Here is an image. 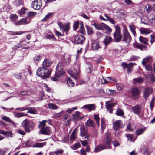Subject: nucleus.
<instances>
[{
    "label": "nucleus",
    "instance_id": "51",
    "mask_svg": "<svg viewBox=\"0 0 155 155\" xmlns=\"http://www.w3.org/2000/svg\"><path fill=\"white\" fill-rule=\"evenodd\" d=\"M67 80V84L69 86H71V85L72 87L74 86V83L71 79L70 78H68Z\"/></svg>",
    "mask_w": 155,
    "mask_h": 155
},
{
    "label": "nucleus",
    "instance_id": "22",
    "mask_svg": "<svg viewBox=\"0 0 155 155\" xmlns=\"http://www.w3.org/2000/svg\"><path fill=\"white\" fill-rule=\"evenodd\" d=\"M111 78H100L98 81L99 84H104L110 81Z\"/></svg>",
    "mask_w": 155,
    "mask_h": 155
},
{
    "label": "nucleus",
    "instance_id": "18",
    "mask_svg": "<svg viewBox=\"0 0 155 155\" xmlns=\"http://www.w3.org/2000/svg\"><path fill=\"white\" fill-rule=\"evenodd\" d=\"M0 134H2L7 137H9L11 138L13 137L14 135V134L12 133L11 131H5L2 130H0Z\"/></svg>",
    "mask_w": 155,
    "mask_h": 155
},
{
    "label": "nucleus",
    "instance_id": "55",
    "mask_svg": "<svg viewBox=\"0 0 155 155\" xmlns=\"http://www.w3.org/2000/svg\"><path fill=\"white\" fill-rule=\"evenodd\" d=\"M46 120H43L41 122H39V125L38 126V128H40L41 127H45L46 123Z\"/></svg>",
    "mask_w": 155,
    "mask_h": 155
},
{
    "label": "nucleus",
    "instance_id": "34",
    "mask_svg": "<svg viewBox=\"0 0 155 155\" xmlns=\"http://www.w3.org/2000/svg\"><path fill=\"white\" fill-rule=\"evenodd\" d=\"M152 59L151 57L148 56L146 58L143 59L142 61V63L143 65H145L147 63L149 62Z\"/></svg>",
    "mask_w": 155,
    "mask_h": 155
},
{
    "label": "nucleus",
    "instance_id": "17",
    "mask_svg": "<svg viewBox=\"0 0 155 155\" xmlns=\"http://www.w3.org/2000/svg\"><path fill=\"white\" fill-rule=\"evenodd\" d=\"M39 3L38 0H34L32 2L31 7L35 9L39 10L41 8V5Z\"/></svg>",
    "mask_w": 155,
    "mask_h": 155
},
{
    "label": "nucleus",
    "instance_id": "35",
    "mask_svg": "<svg viewBox=\"0 0 155 155\" xmlns=\"http://www.w3.org/2000/svg\"><path fill=\"white\" fill-rule=\"evenodd\" d=\"M129 28L130 31L133 33L134 36L136 35V33L135 31L136 27L134 25H131L129 26Z\"/></svg>",
    "mask_w": 155,
    "mask_h": 155
},
{
    "label": "nucleus",
    "instance_id": "45",
    "mask_svg": "<svg viewBox=\"0 0 155 155\" xmlns=\"http://www.w3.org/2000/svg\"><path fill=\"white\" fill-rule=\"evenodd\" d=\"M145 130L142 128H140L136 130L135 134L136 135H140L144 132Z\"/></svg>",
    "mask_w": 155,
    "mask_h": 155
},
{
    "label": "nucleus",
    "instance_id": "26",
    "mask_svg": "<svg viewBox=\"0 0 155 155\" xmlns=\"http://www.w3.org/2000/svg\"><path fill=\"white\" fill-rule=\"evenodd\" d=\"M139 40L140 42L143 43L146 45H148V40L147 38L142 36H140L139 38Z\"/></svg>",
    "mask_w": 155,
    "mask_h": 155
},
{
    "label": "nucleus",
    "instance_id": "49",
    "mask_svg": "<svg viewBox=\"0 0 155 155\" xmlns=\"http://www.w3.org/2000/svg\"><path fill=\"white\" fill-rule=\"evenodd\" d=\"M69 30V28L68 26L66 25L65 26H63L61 28V30L62 32H67Z\"/></svg>",
    "mask_w": 155,
    "mask_h": 155
},
{
    "label": "nucleus",
    "instance_id": "14",
    "mask_svg": "<svg viewBox=\"0 0 155 155\" xmlns=\"http://www.w3.org/2000/svg\"><path fill=\"white\" fill-rule=\"evenodd\" d=\"M131 93L133 97L136 99L138 98L140 95V91L137 88H133L131 90Z\"/></svg>",
    "mask_w": 155,
    "mask_h": 155
},
{
    "label": "nucleus",
    "instance_id": "33",
    "mask_svg": "<svg viewBox=\"0 0 155 155\" xmlns=\"http://www.w3.org/2000/svg\"><path fill=\"white\" fill-rule=\"evenodd\" d=\"M77 130L75 129L73 131L70 136V141L72 142L76 138V132Z\"/></svg>",
    "mask_w": 155,
    "mask_h": 155
},
{
    "label": "nucleus",
    "instance_id": "20",
    "mask_svg": "<svg viewBox=\"0 0 155 155\" xmlns=\"http://www.w3.org/2000/svg\"><path fill=\"white\" fill-rule=\"evenodd\" d=\"M83 107L86 108L89 111H91L94 110L96 107L94 104H91L84 105Z\"/></svg>",
    "mask_w": 155,
    "mask_h": 155
},
{
    "label": "nucleus",
    "instance_id": "61",
    "mask_svg": "<svg viewBox=\"0 0 155 155\" xmlns=\"http://www.w3.org/2000/svg\"><path fill=\"white\" fill-rule=\"evenodd\" d=\"M63 112V111H61L59 113H55L54 114L53 117L54 118L59 117L62 115V113Z\"/></svg>",
    "mask_w": 155,
    "mask_h": 155
},
{
    "label": "nucleus",
    "instance_id": "12",
    "mask_svg": "<svg viewBox=\"0 0 155 155\" xmlns=\"http://www.w3.org/2000/svg\"><path fill=\"white\" fill-rule=\"evenodd\" d=\"M133 46L134 48L139 49L141 51H146L147 49L146 46L139 43H134L133 44Z\"/></svg>",
    "mask_w": 155,
    "mask_h": 155
},
{
    "label": "nucleus",
    "instance_id": "47",
    "mask_svg": "<svg viewBox=\"0 0 155 155\" xmlns=\"http://www.w3.org/2000/svg\"><path fill=\"white\" fill-rule=\"evenodd\" d=\"M18 19V16L15 14H12L10 16V19L12 21H15L17 20Z\"/></svg>",
    "mask_w": 155,
    "mask_h": 155
},
{
    "label": "nucleus",
    "instance_id": "6",
    "mask_svg": "<svg viewBox=\"0 0 155 155\" xmlns=\"http://www.w3.org/2000/svg\"><path fill=\"white\" fill-rule=\"evenodd\" d=\"M134 64H135L131 63L127 64L123 62L121 66L124 71H126L128 74H130L132 72V67Z\"/></svg>",
    "mask_w": 155,
    "mask_h": 155
},
{
    "label": "nucleus",
    "instance_id": "43",
    "mask_svg": "<svg viewBox=\"0 0 155 155\" xmlns=\"http://www.w3.org/2000/svg\"><path fill=\"white\" fill-rule=\"evenodd\" d=\"M2 119L4 121L8 122H12V124H15L12 121V120L10 119L9 117H7L6 116H3L2 117Z\"/></svg>",
    "mask_w": 155,
    "mask_h": 155
},
{
    "label": "nucleus",
    "instance_id": "56",
    "mask_svg": "<svg viewBox=\"0 0 155 155\" xmlns=\"http://www.w3.org/2000/svg\"><path fill=\"white\" fill-rule=\"evenodd\" d=\"M126 137L128 138V140L133 142H134V141H133V138L134 136L133 135H130V134H127L126 135Z\"/></svg>",
    "mask_w": 155,
    "mask_h": 155
},
{
    "label": "nucleus",
    "instance_id": "19",
    "mask_svg": "<svg viewBox=\"0 0 155 155\" xmlns=\"http://www.w3.org/2000/svg\"><path fill=\"white\" fill-rule=\"evenodd\" d=\"M42 72L43 73L42 74L44 76L43 78H49L51 74V71L45 68V70H44Z\"/></svg>",
    "mask_w": 155,
    "mask_h": 155
},
{
    "label": "nucleus",
    "instance_id": "16",
    "mask_svg": "<svg viewBox=\"0 0 155 155\" xmlns=\"http://www.w3.org/2000/svg\"><path fill=\"white\" fill-rule=\"evenodd\" d=\"M62 70H63L62 64L61 62H59L58 64L56 66V74H58V75L61 76L64 73L63 71H62L61 73V74L60 73V71H61Z\"/></svg>",
    "mask_w": 155,
    "mask_h": 155
},
{
    "label": "nucleus",
    "instance_id": "63",
    "mask_svg": "<svg viewBox=\"0 0 155 155\" xmlns=\"http://www.w3.org/2000/svg\"><path fill=\"white\" fill-rule=\"evenodd\" d=\"M154 98L152 99L151 101L150 104V109L151 110H152L153 109V107H154Z\"/></svg>",
    "mask_w": 155,
    "mask_h": 155
},
{
    "label": "nucleus",
    "instance_id": "53",
    "mask_svg": "<svg viewBox=\"0 0 155 155\" xmlns=\"http://www.w3.org/2000/svg\"><path fill=\"white\" fill-rule=\"evenodd\" d=\"M86 28H87L88 35H91L92 34L93 32L92 28L87 26H86Z\"/></svg>",
    "mask_w": 155,
    "mask_h": 155
},
{
    "label": "nucleus",
    "instance_id": "5",
    "mask_svg": "<svg viewBox=\"0 0 155 155\" xmlns=\"http://www.w3.org/2000/svg\"><path fill=\"white\" fill-rule=\"evenodd\" d=\"M132 110L135 114L137 115L139 117L143 118L144 116L143 111H142L141 107L139 105H136L132 108Z\"/></svg>",
    "mask_w": 155,
    "mask_h": 155
},
{
    "label": "nucleus",
    "instance_id": "21",
    "mask_svg": "<svg viewBox=\"0 0 155 155\" xmlns=\"http://www.w3.org/2000/svg\"><path fill=\"white\" fill-rule=\"evenodd\" d=\"M52 64L51 60L49 59H46L43 61L42 65L43 67L45 68L46 67H49Z\"/></svg>",
    "mask_w": 155,
    "mask_h": 155
},
{
    "label": "nucleus",
    "instance_id": "37",
    "mask_svg": "<svg viewBox=\"0 0 155 155\" xmlns=\"http://www.w3.org/2000/svg\"><path fill=\"white\" fill-rule=\"evenodd\" d=\"M80 146L81 145L80 143L78 142L73 145L72 146H71L70 147L73 150H75L80 147Z\"/></svg>",
    "mask_w": 155,
    "mask_h": 155
},
{
    "label": "nucleus",
    "instance_id": "36",
    "mask_svg": "<svg viewBox=\"0 0 155 155\" xmlns=\"http://www.w3.org/2000/svg\"><path fill=\"white\" fill-rule=\"evenodd\" d=\"M48 106V108L50 109H56L58 108L57 106L53 103H49Z\"/></svg>",
    "mask_w": 155,
    "mask_h": 155
},
{
    "label": "nucleus",
    "instance_id": "25",
    "mask_svg": "<svg viewBox=\"0 0 155 155\" xmlns=\"http://www.w3.org/2000/svg\"><path fill=\"white\" fill-rule=\"evenodd\" d=\"M45 68H44L43 67L39 68L37 70L36 72V74L37 75L40 77L43 78L44 76L42 75V74L43 73L42 72V71H43L44 70H45Z\"/></svg>",
    "mask_w": 155,
    "mask_h": 155
},
{
    "label": "nucleus",
    "instance_id": "38",
    "mask_svg": "<svg viewBox=\"0 0 155 155\" xmlns=\"http://www.w3.org/2000/svg\"><path fill=\"white\" fill-rule=\"evenodd\" d=\"M141 152L143 154V155H150L148 151V148L146 147H144L142 149Z\"/></svg>",
    "mask_w": 155,
    "mask_h": 155
},
{
    "label": "nucleus",
    "instance_id": "30",
    "mask_svg": "<svg viewBox=\"0 0 155 155\" xmlns=\"http://www.w3.org/2000/svg\"><path fill=\"white\" fill-rule=\"evenodd\" d=\"M85 124L87 126H91L93 128L95 127L94 122L90 119L88 120L85 123Z\"/></svg>",
    "mask_w": 155,
    "mask_h": 155
},
{
    "label": "nucleus",
    "instance_id": "8",
    "mask_svg": "<svg viewBox=\"0 0 155 155\" xmlns=\"http://www.w3.org/2000/svg\"><path fill=\"white\" fill-rule=\"evenodd\" d=\"M74 41L77 44H81L85 40V37L82 35H76L74 37Z\"/></svg>",
    "mask_w": 155,
    "mask_h": 155
},
{
    "label": "nucleus",
    "instance_id": "10",
    "mask_svg": "<svg viewBox=\"0 0 155 155\" xmlns=\"http://www.w3.org/2000/svg\"><path fill=\"white\" fill-rule=\"evenodd\" d=\"M153 92V90L150 87H147L145 89L143 93V96L145 100H146Z\"/></svg>",
    "mask_w": 155,
    "mask_h": 155
},
{
    "label": "nucleus",
    "instance_id": "57",
    "mask_svg": "<svg viewBox=\"0 0 155 155\" xmlns=\"http://www.w3.org/2000/svg\"><path fill=\"white\" fill-rule=\"evenodd\" d=\"M94 118L98 126L100 125L99 123V115H94Z\"/></svg>",
    "mask_w": 155,
    "mask_h": 155
},
{
    "label": "nucleus",
    "instance_id": "7",
    "mask_svg": "<svg viewBox=\"0 0 155 155\" xmlns=\"http://www.w3.org/2000/svg\"><path fill=\"white\" fill-rule=\"evenodd\" d=\"M78 71L77 70L76 67L75 68H73V70L71 69L68 71L69 74L72 78H77L78 77V75L80 72V65H78Z\"/></svg>",
    "mask_w": 155,
    "mask_h": 155
},
{
    "label": "nucleus",
    "instance_id": "11",
    "mask_svg": "<svg viewBox=\"0 0 155 155\" xmlns=\"http://www.w3.org/2000/svg\"><path fill=\"white\" fill-rule=\"evenodd\" d=\"M31 22V19L28 18H22L18 21L15 22V24L16 25H26Z\"/></svg>",
    "mask_w": 155,
    "mask_h": 155
},
{
    "label": "nucleus",
    "instance_id": "64",
    "mask_svg": "<svg viewBox=\"0 0 155 155\" xmlns=\"http://www.w3.org/2000/svg\"><path fill=\"white\" fill-rule=\"evenodd\" d=\"M151 40L150 42L151 43H154L155 41V35H150Z\"/></svg>",
    "mask_w": 155,
    "mask_h": 155
},
{
    "label": "nucleus",
    "instance_id": "39",
    "mask_svg": "<svg viewBox=\"0 0 155 155\" xmlns=\"http://www.w3.org/2000/svg\"><path fill=\"white\" fill-rule=\"evenodd\" d=\"M42 57L39 55H38L35 56L34 57V61L36 63H38L39 61H40Z\"/></svg>",
    "mask_w": 155,
    "mask_h": 155
},
{
    "label": "nucleus",
    "instance_id": "31",
    "mask_svg": "<svg viewBox=\"0 0 155 155\" xmlns=\"http://www.w3.org/2000/svg\"><path fill=\"white\" fill-rule=\"evenodd\" d=\"M92 47L93 50H96L98 49L101 47L97 42H94L92 44Z\"/></svg>",
    "mask_w": 155,
    "mask_h": 155
},
{
    "label": "nucleus",
    "instance_id": "40",
    "mask_svg": "<svg viewBox=\"0 0 155 155\" xmlns=\"http://www.w3.org/2000/svg\"><path fill=\"white\" fill-rule=\"evenodd\" d=\"M28 108H29V109L28 110V111L27 112V113H29L31 114H36V110L35 108L30 107H28Z\"/></svg>",
    "mask_w": 155,
    "mask_h": 155
},
{
    "label": "nucleus",
    "instance_id": "23",
    "mask_svg": "<svg viewBox=\"0 0 155 155\" xmlns=\"http://www.w3.org/2000/svg\"><path fill=\"white\" fill-rule=\"evenodd\" d=\"M105 149V148L104 146L103 145L101 144L96 146L94 150L95 152H98L102 150Z\"/></svg>",
    "mask_w": 155,
    "mask_h": 155
},
{
    "label": "nucleus",
    "instance_id": "62",
    "mask_svg": "<svg viewBox=\"0 0 155 155\" xmlns=\"http://www.w3.org/2000/svg\"><path fill=\"white\" fill-rule=\"evenodd\" d=\"M92 66L91 65H88V68L86 69V72L87 73L91 72L92 71Z\"/></svg>",
    "mask_w": 155,
    "mask_h": 155
},
{
    "label": "nucleus",
    "instance_id": "42",
    "mask_svg": "<svg viewBox=\"0 0 155 155\" xmlns=\"http://www.w3.org/2000/svg\"><path fill=\"white\" fill-rule=\"evenodd\" d=\"M62 119L64 122L67 121L68 123H69L70 118L69 115L67 114H66L64 116L62 117Z\"/></svg>",
    "mask_w": 155,
    "mask_h": 155
},
{
    "label": "nucleus",
    "instance_id": "28",
    "mask_svg": "<svg viewBox=\"0 0 155 155\" xmlns=\"http://www.w3.org/2000/svg\"><path fill=\"white\" fill-rule=\"evenodd\" d=\"M152 31L150 28L140 29V32L141 34H148Z\"/></svg>",
    "mask_w": 155,
    "mask_h": 155
},
{
    "label": "nucleus",
    "instance_id": "59",
    "mask_svg": "<svg viewBox=\"0 0 155 155\" xmlns=\"http://www.w3.org/2000/svg\"><path fill=\"white\" fill-rule=\"evenodd\" d=\"M79 23L78 21H76L73 25V28L74 30L77 29L78 28Z\"/></svg>",
    "mask_w": 155,
    "mask_h": 155
},
{
    "label": "nucleus",
    "instance_id": "41",
    "mask_svg": "<svg viewBox=\"0 0 155 155\" xmlns=\"http://www.w3.org/2000/svg\"><path fill=\"white\" fill-rule=\"evenodd\" d=\"M46 144V142H43L41 143H37L35 144L34 146L35 147H42L44 146Z\"/></svg>",
    "mask_w": 155,
    "mask_h": 155
},
{
    "label": "nucleus",
    "instance_id": "32",
    "mask_svg": "<svg viewBox=\"0 0 155 155\" xmlns=\"http://www.w3.org/2000/svg\"><path fill=\"white\" fill-rule=\"evenodd\" d=\"M54 15L53 13H50L48 14L42 20L43 22L47 21L50 18H51Z\"/></svg>",
    "mask_w": 155,
    "mask_h": 155
},
{
    "label": "nucleus",
    "instance_id": "48",
    "mask_svg": "<svg viewBox=\"0 0 155 155\" xmlns=\"http://www.w3.org/2000/svg\"><path fill=\"white\" fill-rule=\"evenodd\" d=\"M103 29H105L108 32H111L112 30L110 28L104 23L103 27Z\"/></svg>",
    "mask_w": 155,
    "mask_h": 155
},
{
    "label": "nucleus",
    "instance_id": "52",
    "mask_svg": "<svg viewBox=\"0 0 155 155\" xmlns=\"http://www.w3.org/2000/svg\"><path fill=\"white\" fill-rule=\"evenodd\" d=\"M143 78H135L134 79V83H140L143 81Z\"/></svg>",
    "mask_w": 155,
    "mask_h": 155
},
{
    "label": "nucleus",
    "instance_id": "50",
    "mask_svg": "<svg viewBox=\"0 0 155 155\" xmlns=\"http://www.w3.org/2000/svg\"><path fill=\"white\" fill-rule=\"evenodd\" d=\"M101 128L102 130L104 129L106 126L105 125V120L104 118H102L101 120Z\"/></svg>",
    "mask_w": 155,
    "mask_h": 155
},
{
    "label": "nucleus",
    "instance_id": "29",
    "mask_svg": "<svg viewBox=\"0 0 155 155\" xmlns=\"http://www.w3.org/2000/svg\"><path fill=\"white\" fill-rule=\"evenodd\" d=\"M104 25V23H102L100 24H97L96 23H94L93 24V25L95 27V28L98 30H103Z\"/></svg>",
    "mask_w": 155,
    "mask_h": 155
},
{
    "label": "nucleus",
    "instance_id": "3",
    "mask_svg": "<svg viewBox=\"0 0 155 155\" xmlns=\"http://www.w3.org/2000/svg\"><path fill=\"white\" fill-rule=\"evenodd\" d=\"M131 40V37L127 29L125 28L123 31L122 41L127 43H130Z\"/></svg>",
    "mask_w": 155,
    "mask_h": 155
},
{
    "label": "nucleus",
    "instance_id": "4",
    "mask_svg": "<svg viewBox=\"0 0 155 155\" xmlns=\"http://www.w3.org/2000/svg\"><path fill=\"white\" fill-rule=\"evenodd\" d=\"M115 31L114 34V39L116 42H120L122 38L121 34V31L120 27L118 25L115 26Z\"/></svg>",
    "mask_w": 155,
    "mask_h": 155
},
{
    "label": "nucleus",
    "instance_id": "13",
    "mask_svg": "<svg viewBox=\"0 0 155 155\" xmlns=\"http://www.w3.org/2000/svg\"><path fill=\"white\" fill-rule=\"evenodd\" d=\"M113 126L114 130L120 129L123 127L122 122L120 120L116 121L113 123Z\"/></svg>",
    "mask_w": 155,
    "mask_h": 155
},
{
    "label": "nucleus",
    "instance_id": "54",
    "mask_svg": "<svg viewBox=\"0 0 155 155\" xmlns=\"http://www.w3.org/2000/svg\"><path fill=\"white\" fill-rule=\"evenodd\" d=\"M29 108L28 107H24L20 108H16L15 109L17 110H20L21 111H24L25 110H28Z\"/></svg>",
    "mask_w": 155,
    "mask_h": 155
},
{
    "label": "nucleus",
    "instance_id": "60",
    "mask_svg": "<svg viewBox=\"0 0 155 155\" xmlns=\"http://www.w3.org/2000/svg\"><path fill=\"white\" fill-rule=\"evenodd\" d=\"M146 70L148 71H150L152 70V67L149 64H146L145 65H143Z\"/></svg>",
    "mask_w": 155,
    "mask_h": 155
},
{
    "label": "nucleus",
    "instance_id": "27",
    "mask_svg": "<svg viewBox=\"0 0 155 155\" xmlns=\"http://www.w3.org/2000/svg\"><path fill=\"white\" fill-rule=\"evenodd\" d=\"M112 38L110 36H107L103 41L106 46H107L111 41Z\"/></svg>",
    "mask_w": 155,
    "mask_h": 155
},
{
    "label": "nucleus",
    "instance_id": "2",
    "mask_svg": "<svg viewBox=\"0 0 155 155\" xmlns=\"http://www.w3.org/2000/svg\"><path fill=\"white\" fill-rule=\"evenodd\" d=\"M104 146L105 149H110L111 146V140L110 139V133L108 132L105 134L104 140Z\"/></svg>",
    "mask_w": 155,
    "mask_h": 155
},
{
    "label": "nucleus",
    "instance_id": "9",
    "mask_svg": "<svg viewBox=\"0 0 155 155\" xmlns=\"http://www.w3.org/2000/svg\"><path fill=\"white\" fill-rule=\"evenodd\" d=\"M80 136L82 137L86 136L85 138L87 139L88 138L89 136V135H87L88 132L87 128L85 126H82L80 127Z\"/></svg>",
    "mask_w": 155,
    "mask_h": 155
},
{
    "label": "nucleus",
    "instance_id": "44",
    "mask_svg": "<svg viewBox=\"0 0 155 155\" xmlns=\"http://www.w3.org/2000/svg\"><path fill=\"white\" fill-rule=\"evenodd\" d=\"M27 114H24L23 113H15V116L16 117L20 118L22 117L27 116Z\"/></svg>",
    "mask_w": 155,
    "mask_h": 155
},
{
    "label": "nucleus",
    "instance_id": "46",
    "mask_svg": "<svg viewBox=\"0 0 155 155\" xmlns=\"http://www.w3.org/2000/svg\"><path fill=\"white\" fill-rule=\"evenodd\" d=\"M116 114L117 116H122L124 114L123 110L120 109H118L116 112Z\"/></svg>",
    "mask_w": 155,
    "mask_h": 155
},
{
    "label": "nucleus",
    "instance_id": "1",
    "mask_svg": "<svg viewBox=\"0 0 155 155\" xmlns=\"http://www.w3.org/2000/svg\"><path fill=\"white\" fill-rule=\"evenodd\" d=\"M22 126L26 132L30 133L34 128L35 124L33 121L25 119L22 122Z\"/></svg>",
    "mask_w": 155,
    "mask_h": 155
},
{
    "label": "nucleus",
    "instance_id": "15",
    "mask_svg": "<svg viewBox=\"0 0 155 155\" xmlns=\"http://www.w3.org/2000/svg\"><path fill=\"white\" fill-rule=\"evenodd\" d=\"M40 132L44 135H49L50 133V129L49 127H43L40 130Z\"/></svg>",
    "mask_w": 155,
    "mask_h": 155
},
{
    "label": "nucleus",
    "instance_id": "58",
    "mask_svg": "<svg viewBox=\"0 0 155 155\" xmlns=\"http://www.w3.org/2000/svg\"><path fill=\"white\" fill-rule=\"evenodd\" d=\"M46 38L48 39H52L54 41L55 40L54 36L50 35H46Z\"/></svg>",
    "mask_w": 155,
    "mask_h": 155
},
{
    "label": "nucleus",
    "instance_id": "24",
    "mask_svg": "<svg viewBox=\"0 0 155 155\" xmlns=\"http://www.w3.org/2000/svg\"><path fill=\"white\" fill-rule=\"evenodd\" d=\"M107 101L106 102V105H105L106 108L107 109V111L109 110V109L113 107L114 106L115 104L114 103H110V102L111 101Z\"/></svg>",
    "mask_w": 155,
    "mask_h": 155
}]
</instances>
